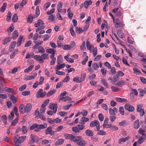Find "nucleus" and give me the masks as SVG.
I'll return each instance as SVG.
<instances>
[{
    "mask_svg": "<svg viewBox=\"0 0 146 146\" xmlns=\"http://www.w3.org/2000/svg\"><path fill=\"white\" fill-rule=\"evenodd\" d=\"M14 29V27L11 26L7 29V31L10 34L11 32H12Z\"/></svg>",
    "mask_w": 146,
    "mask_h": 146,
    "instance_id": "obj_54",
    "label": "nucleus"
},
{
    "mask_svg": "<svg viewBox=\"0 0 146 146\" xmlns=\"http://www.w3.org/2000/svg\"><path fill=\"white\" fill-rule=\"evenodd\" d=\"M107 70L105 68H102L101 70V71L102 73L103 76H105Z\"/></svg>",
    "mask_w": 146,
    "mask_h": 146,
    "instance_id": "obj_55",
    "label": "nucleus"
},
{
    "mask_svg": "<svg viewBox=\"0 0 146 146\" xmlns=\"http://www.w3.org/2000/svg\"><path fill=\"white\" fill-rule=\"evenodd\" d=\"M86 77V73H84L81 74L80 78L81 82L85 80Z\"/></svg>",
    "mask_w": 146,
    "mask_h": 146,
    "instance_id": "obj_28",
    "label": "nucleus"
},
{
    "mask_svg": "<svg viewBox=\"0 0 146 146\" xmlns=\"http://www.w3.org/2000/svg\"><path fill=\"white\" fill-rule=\"evenodd\" d=\"M34 58L36 60L40 61L42 63L44 62V60L42 59L41 56L38 55H36L34 56Z\"/></svg>",
    "mask_w": 146,
    "mask_h": 146,
    "instance_id": "obj_12",
    "label": "nucleus"
},
{
    "mask_svg": "<svg viewBox=\"0 0 146 146\" xmlns=\"http://www.w3.org/2000/svg\"><path fill=\"white\" fill-rule=\"evenodd\" d=\"M85 133L89 137H91L94 135L92 131L89 129L86 130V131Z\"/></svg>",
    "mask_w": 146,
    "mask_h": 146,
    "instance_id": "obj_21",
    "label": "nucleus"
},
{
    "mask_svg": "<svg viewBox=\"0 0 146 146\" xmlns=\"http://www.w3.org/2000/svg\"><path fill=\"white\" fill-rule=\"evenodd\" d=\"M86 46L87 49L90 50V52H91L92 51L91 48H94V46L92 44L91 45L89 40H88L86 41Z\"/></svg>",
    "mask_w": 146,
    "mask_h": 146,
    "instance_id": "obj_8",
    "label": "nucleus"
},
{
    "mask_svg": "<svg viewBox=\"0 0 146 146\" xmlns=\"http://www.w3.org/2000/svg\"><path fill=\"white\" fill-rule=\"evenodd\" d=\"M16 42H13L10 45L9 50V52H12L14 49L16 45Z\"/></svg>",
    "mask_w": 146,
    "mask_h": 146,
    "instance_id": "obj_13",
    "label": "nucleus"
},
{
    "mask_svg": "<svg viewBox=\"0 0 146 146\" xmlns=\"http://www.w3.org/2000/svg\"><path fill=\"white\" fill-rule=\"evenodd\" d=\"M21 130L23 133L25 134L27 133L28 131L26 127L25 126H23L21 129Z\"/></svg>",
    "mask_w": 146,
    "mask_h": 146,
    "instance_id": "obj_46",
    "label": "nucleus"
},
{
    "mask_svg": "<svg viewBox=\"0 0 146 146\" xmlns=\"http://www.w3.org/2000/svg\"><path fill=\"white\" fill-rule=\"evenodd\" d=\"M145 129L144 130L142 128H140L139 131V133L142 135V137H144V138L146 137V134L145 133V132L146 131V127H145Z\"/></svg>",
    "mask_w": 146,
    "mask_h": 146,
    "instance_id": "obj_11",
    "label": "nucleus"
},
{
    "mask_svg": "<svg viewBox=\"0 0 146 146\" xmlns=\"http://www.w3.org/2000/svg\"><path fill=\"white\" fill-rule=\"evenodd\" d=\"M47 125L46 123H44L42 124L38 125V128L40 129H43L47 127Z\"/></svg>",
    "mask_w": 146,
    "mask_h": 146,
    "instance_id": "obj_26",
    "label": "nucleus"
},
{
    "mask_svg": "<svg viewBox=\"0 0 146 146\" xmlns=\"http://www.w3.org/2000/svg\"><path fill=\"white\" fill-rule=\"evenodd\" d=\"M10 99L14 104L16 103L17 101V98L15 96L13 95L11 96Z\"/></svg>",
    "mask_w": 146,
    "mask_h": 146,
    "instance_id": "obj_43",
    "label": "nucleus"
},
{
    "mask_svg": "<svg viewBox=\"0 0 146 146\" xmlns=\"http://www.w3.org/2000/svg\"><path fill=\"white\" fill-rule=\"evenodd\" d=\"M18 120V117H17L11 123V126H14L17 123Z\"/></svg>",
    "mask_w": 146,
    "mask_h": 146,
    "instance_id": "obj_42",
    "label": "nucleus"
},
{
    "mask_svg": "<svg viewBox=\"0 0 146 146\" xmlns=\"http://www.w3.org/2000/svg\"><path fill=\"white\" fill-rule=\"evenodd\" d=\"M117 34L119 37L120 38H123L125 36V35L121 30H119L117 32Z\"/></svg>",
    "mask_w": 146,
    "mask_h": 146,
    "instance_id": "obj_27",
    "label": "nucleus"
},
{
    "mask_svg": "<svg viewBox=\"0 0 146 146\" xmlns=\"http://www.w3.org/2000/svg\"><path fill=\"white\" fill-rule=\"evenodd\" d=\"M35 78V76H30L26 77L25 79L26 80H31Z\"/></svg>",
    "mask_w": 146,
    "mask_h": 146,
    "instance_id": "obj_44",
    "label": "nucleus"
},
{
    "mask_svg": "<svg viewBox=\"0 0 146 146\" xmlns=\"http://www.w3.org/2000/svg\"><path fill=\"white\" fill-rule=\"evenodd\" d=\"M43 90L41 89L39 90L37 93L36 95V97L37 98H43L46 95V93L45 92H43Z\"/></svg>",
    "mask_w": 146,
    "mask_h": 146,
    "instance_id": "obj_5",
    "label": "nucleus"
},
{
    "mask_svg": "<svg viewBox=\"0 0 146 146\" xmlns=\"http://www.w3.org/2000/svg\"><path fill=\"white\" fill-rule=\"evenodd\" d=\"M14 116V111H12L11 113V115L9 116V120L10 121H12L13 119Z\"/></svg>",
    "mask_w": 146,
    "mask_h": 146,
    "instance_id": "obj_31",
    "label": "nucleus"
},
{
    "mask_svg": "<svg viewBox=\"0 0 146 146\" xmlns=\"http://www.w3.org/2000/svg\"><path fill=\"white\" fill-rule=\"evenodd\" d=\"M92 67L95 70H97L99 67L98 64L96 62H95L92 64Z\"/></svg>",
    "mask_w": 146,
    "mask_h": 146,
    "instance_id": "obj_37",
    "label": "nucleus"
},
{
    "mask_svg": "<svg viewBox=\"0 0 146 146\" xmlns=\"http://www.w3.org/2000/svg\"><path fill=\"white\" fill-rule=\"evenodd\" d=\"M101 82L103 85L106 88H109V85L106 81L105 79H102L101 80Z\"/></svg>",
    "mask_w": 146,
    "mask_h": 146,
    "instance_id": "obj_19",
    "label": "nucleus"
},
{
    "mask_svg": "<svg viewBox=\"0 0 146 146\" xmlns=\"http://www.w3.org/2000/svg\"><path fill=\"white\" fill-rule=\"evenodd\" d=\"M32 44V41L31 40H29L25 44V47H28L31 45Z\"/></svg>",
    "mask_w": 146,
    "mask_h": 146,
    "instance_id": "obj_48",
    "label": "nucleus"
},
{
    "mask_svg": "<svg viewBox=\"0 0 146 146\" xmlns=\"http://www.w3.org/2000/svg\"><path fill=\"white\" fill-rule=\"evenodd\" d=\"M4 90L5 91L7 92L12 93H14L15 92L13 88H8V87H5L4 88Z\"/></svg>",
    "mask_w": 146,
    "mask_h": 146,
    "instance_id": "obj_18",
    "label": "nucleus"
},
{
    "mask_svg": "<svg viewBox=\"0 0 146 146\" xmlns=\"http://www.w3.org/2000/svg\"><path fill=\"white\" fill-rule=\"evenodd\" d=\"M18 20V17L16 14H15L12 16V21L13 22H16Z\"/></svg>",
    "mask_w": 146,
    "mask_h": 146,
    "instance_id": "obj_29",
    "label": "nucleus"
},
{
    "mask_svg": "<svg viewBox=\"0 0 146 146\" xmlns=\"http://www.w3.org/2000/svg\"><path fill=\"white\" fill-rule=\"evenodd\" d=\"M63 6V3L59 2L57 5V9L58 13H60L62 11V8Z\"/></svg>",
    "mask_w": 146,
    "mask_h": 146,
    "instance_id": "obj_15",
    "label": "nucleus"
},
{
    "mask_svg": "<svg viewBox=\"0 0 146 146\" xmlns=\"http://www.w3.org/2000/svg\"><path fill=\"white\" fill-rule=\"evenodd\" d=\"M26 137V136H21L18 139L16 137H15L14 138V141L15 143L20 144L24 141Z\"/></svg>",
    "mask_w": 146,
    "mask_h": 146,
    "instance_id": "obj_4",
    "label": "nucleus"
},
{
    "mask_svg": "<svg viewBox=\"0 0 146 146\" xmlns=\"http://www.w3.org/2000/svg\"><path fill=\"white\" fill-rule=\"evenodd\" d=\"M1 119L5 124H7V117L5 115H3L2 116Z\"/></svg>",
    "mask_w": 146,
    "mask_h": 146,
    "instance_id": "obj_35",
    "label": "nucleus"
},
{
    "mask_svg": "<svg viewBox=\"0 0 146 146\" xmlns=\"http://www.w3.org/2000/svg\"><path fill=\"white\" fill-rule=\"evenodd\" d=\"M11 40V38L10 37H8L3 40V44H5L8 42H10Z\"/></svg>",
    "mask_w": 146,
    "mask_h": 146,
    "instance_id": "obj_36",
    "label": "nucleus"
},
{
    "mask_svg": "<svg viewBox=\"0 0 146 146\" xmlns=\"http://www.w3.org/2000/svg\"><path fill=\"white\" fill-rule=\"evenodd\" d=\"M60 100L64 102L70 101L72 99L71 98L68 97L66 96L64 98H60Z\"/></svg>",
    "mask_w": 146,
    "mask_h": 146,
    "instance_id": "obj_22",
    "label": "nucleus"
},
{
    "mask_svg": "<svg viewBox=\"0 0 146 146\" xmlns=\"http://www.w3.org/2000/svg\"><path fill=\"white\" fill-rule=\"evenodd\" d=\"M64 141V140L63 139H58L55 143L56 145H58L62 144Z\"/></svg>",
    "mask_w": 146,
    "mask_h": 146,
    "instance_id": "obj_25",
    "label": "nucleus"
},
{
    "mask_svg": "<svg viewBox=\"0 0 146 146\" xmlns=\"http://www.w3.org/2000/svg\"><path fill=\"white\" fill-rule=\"evenodd\" d=\"M65 66V65L64 63L60 65H58L56 68V70H58L61 68H64Z\"/></svg>",
    "mask_w": 146,
    "mask_h": 146,
    "instance_id": "obj_38",
    "label": "nucleus"
},
{
    "mask_svg": "<svg viewBox=\"0 0 146 146\" xmlns=\"http://www.w3.org/2000/svg\"><path fill=\"white\" fill-rule=\"evenodd\" d=\"M56 51L53 48L48 49L46 50V52L48 53H52L54 52H55Z\"/></svg>",
    "mask_w": 146,
    "mask_h": 146,
    "instance_id": "obj_49",
    "label": "nucleus"
},
{
    "mask_svg": "<svg viewBox=\"0 0 146 146\" xmlns=\"http://www.w3.org/2000/svg\"><path fill=\"white\" fill-rule=\"evenodd\" d=\"M26 1V0H22L20 4L21 7H20V8H21V9H22L23 7V6L25 5L27 3Z\"/></svg>",
    "mask_w": 146,
    "mask_h": 146,
    "instance_id": "obj_56",
    "label": "nucleus"
},
{
    "mask_svg": "<svg viewBox=\"0 0 146 146\" xmlns=\"http://www.w3.org/2000/svg\"><path fill=\"white\" fill-rule=\"evenodd\" d=\"M48 54L46 53H43L41 55L42 59H46L48 58Z\"/></svg>",
    "mask_w": 146,
    "mask_h": 146,
    "instance_id": "obj_53",
    "label": "nucleus"
},
{
    "mask_svg": "<svg viewBox=\"0 0 146 146\" xmlns=\"http://www.w3.org/2000/svg\"><path fill=\"white\" fill-rule=\"evenodd\" d=\"M63 49L67 50H70L71 48L69 45H64L63 47Z\"/></svg>",
    "mask_w": 146,
    "mask_h": 146,
    "instance_id": "obj_58",
    "label": "nucleus"
},
{
    "mask_svg": "<svg viewBox=\"0 0 146 146\" xmlns=\"http://www.w3.org/2000/svg\"><path fill=\"white\" fill-rule=\"evenodd\" d=\"M34 67V66L33 64L31 65L27 68L25 69L24 70V72L25 73H27L31 72L32 70Z\"/></svg>",
    "mask_w": 146,
    "mask_h": 146,
    "instance_id": "obj_14",
    "label": "nucleus"
},
{
    "mask_svg": "<svg viewBox=\"0 0 146 146\" xmlns=\"http://www.w3.org/2000/svg\"><path fill=\"white\" fill-rule=\"evenodd\" d=\"M92 2V1L90 0L85 1L84 3V7L87 8L89 5L91 4Z\"/></svg>",
    "mask_w": 146,
    "mask_h": 146,
    "instance_id": "obj_30",
    "label": "nucleus"
},
{
    "mask_svg": "<svg viewBox=\"0 0 146 146\" xmlns=\"http://www.w3.org/2000/svg\"><path fill=\"white\" fill-rule=\"evenodd\" d=\"M32 108V105L30 103H28L25 106L23 104H21L19 106V111L22 114L28 113L31 111Z\"/></svg>",
    "mask_w": 146,
    "mask_h": 146,
    "instance_id": "obj_1",
    "label": "nucleus"
},
{
    "mask_svg": "<svg viewBox=\"0 0 146 146\" xmlns=\"http://www.w3.org/2000/svg\"><path fill=\"white\" fill-rule=\"evenodd\" d=\"M76 31L77 33L80 34L83 31L81 28L76 27Z\"/></svg>",
    "mask_w": 146,
    "mask_h": 146,
    "instance_id": "obj_41",
    "label": "nucleus"
},
{
    "mask_svg": "<svg viewBox=\"0 0 146 146\" xmlns=\"http://www.w3.org/2000/svg\"><path fill=\"white\" fill-rule=\"evenodd\" d=\"M22 38L23 37L21 36H20L19 37L17 44L18 46H19L21 45V41L22 39Z\"/></svg>",
    "mask_w": 146,
    "mask_h": 146,
    "instance_id": "obj_33",
    "label": "nucleus"
},
{
    "mask_svg": "<svg viewBox=\"0 0 146 146\" xmlns=\"http://www.w3.org/2000/svg\"><path fill=\"white\" fill-rule=\"evenodd\" d=\"M88 56H86L84 60L82 62V64L83 65H85L86 62L88 61Z\"/></svg>",
    "mask_w": 146,
    "mask_h": 146,
    "instance_id": "obj_59",
    "label": "nucleus"
},
{
    "mask_svg": "<svg viewBox=\"0 0 146 146\" xmlns=\"http://www.w3.org/2000/svg\"><path fill=\"white\" fill-rule=\"evenodd\" d=\"M125 109L128 111L132 112L134 110V107L131 105L130 104H126L124 107Z\"/></svg>",
    "mask_w": 146,
    "mask_h": 146,
    "instance_id": "obj_6",
    "label": "nucleus"
},
{
    "mask_svg": "<svg viewBox=\"0 0 146 146\" xmlns=\"http://www.w3.org/2000/svg\"><path fill=\"white\" fill-rule=\"evenodd\" d=\"M146 137H142L140 138L138 140V143L139 144H141L145 140Z\"/></svg>",
    "mask_w": 146,
    "mask_h": 146,
    "instance_id": "obj_63",
    "label": "nucleus"
},
{
    "mask_svg": "<svg viewBox=\"0 0 146 146\" xmlns=\"http://www.w3.org/2000/svg\"><path fill=\"white\" fill-rule=\"evenodd\" d=\"M89 120V119L86 117H82L81 118L79 123L81 125H84L85 124V122L88 121Z\"/></svg>",
    "mask_w": 146,
    "mask_h": 146,
    "instance_id": "obj_7",
    "label": "nucleus"
},
{
    "mask_svg": "<svg viewBox=\"0 0 146 146\" xmlns=\"http://www.w3.org/2000/svg\"><path fill=\"white\" fill-rule=\"evenodd\" d=\"M93 50V56L94 57H95L97 54V50L96 47L94 48Z\"/></svg>",
    "mask_w": 146,
    "mask_h": 146,
    "instance_id": "obj_60",
    "label": "nucleus"
},
{
    "mask_svg": "<svg viewBox=\"0 0 146 146\" xmlns=\"http://www.w3.org/2000/svg\"><path fill=\"white\" fill-rule=\"evenodd\" d=\"M50 108L51 110H53L54 113H56L57 111V105L56 104H52L50 105Z\"/></svg>",
    "mask_w": 146,
    "mask_h": 146,
    "instance_id": "obj_10",
    "label": "nucleus"
},
{
    "mask_svg": "<svg viewBox=\"0 0 146 146\" xmlns=\"http://www.w3.org/2000/svg\"><path fill=\"white\" fill-rule=\"evenodd\" d=\"M73 81L74 82H75L78 83L81 82V81L80 80V78L79 77H76L74 78L73 79Z\"/></svg>",
    "mask_w": 146,
    "mask_h": 146,
    "instance_id": "obj_51",
    "label": "nucleus"
},
{
    "mask_svg": "<svg viewBox=\"0 0 146 146\" xmlns=\"http://www.w3.org/2000/svg\"><path fill=\"white\" fill-rule=\"evenodd\" d=\"M57 62L58 63V64H60V63L62 62V59L61 57V55H60L58 57Z\"/></svg>",
    "mask_w": 146,
    "mask_h": 146,
    "instance_id": "obj_52",
    "label": "nucleus"
},
{
    "mask_svg": "<svg viewBox=\"0 0 146 146\" xmlns=\"http://www.w3.org/2000/svg\"><path fill=\"white\" fill-rule=\"evenodd\" d=\"M11 13L10 11H9L7 13V17L6 18V20L7 21L9 22L11 19Z\"/></svg>",
    "mask_w": 146,
    "mask_h": 146,
    "instance_id": "obj_39",
    "label": "nucleus"
},
{
    "mask_svg": "<svg viewBox=\"0 0 146 146\" xmlns=\"http://www.w3.org/2000/svg\"><path fill=\"white\" fill-rule=\"evenodd\" d=\"M129 137L128 136L124 138H121L119 139L118 140V143L119 144H121L122 142H124L128 140Z\"/></svg>",
    "mask_w": 146,
    "mask_h": 146,
    "instance_id": "obj_24",
    "label": "nucleus"
},
{
    "mask_svg": "<svg viewBox=\"0 0 146 146\" xmlns=\"http://www.w3.org/2000/svg\"><path fill=\"white\" fill-rule=\"evenodd\" d=\"M119 111L120 113L122 115H123L124 114V111L123 108L121 106L119 107Z\"/></svg>",
    "mask_w": 146,
    "mask_h": 146,
    "instance_id": "obj_47",
    "label": "nucleus"
},
{
    "mask_svg": "<svg viewBox=\"0 0 146 146\" xmlns=\"http://www.w3.org/2000/svg\"><path fill=\"white\" fill-rule=\"evenodd\" d=\"M36 136L33 134H31V140H30V142L31 143H33L35 142V138L36 137Z\"/></svg>",
    "mask_w": 146,
    "mask_h": 146,
    "instance_id": "obj_40",
    "label": "nucleus"
},
{
    "mask_svg": "<svg viewBox=\"0 0 146 146\" xmlns=\"http://www.w3.org/2000/svg\"><path fill=\"white\" fill-rule=\"evenodd\" d=\"M98 134L99 135H106V132L104 131L100 130L98 133Z\"/></svg>",
    "mask_w": 146,
    "mask_h": 146,
    "instance_id": "obj_62",
    "label": "nucleus"
},
{
    "mask_svg": "<svg viewBox=\"0 0 146 146\" xmlns=\"http://www.w3.org/2000/svg\"><path fill=\"white\" fill-rule=\"evenodd\" d=\"M139 119L135 121L134 124V127L135 129H138L139 127Z\"/></svg>",
    "mask_w": 146,
    "mask_h": 146,
    "instance_id": "obj_17",
    "label": "nucleus"
},
{
    "mask_svg": "<svg viewBox=\"0 0 146 146\" xmlns=\"http://www.w3.org/2000/svg\"><path fill=\"white\" fill-rule=\"evenodd\" d=\"M27 86L26 84L22 86L19 88V90L21 91H23L26 88Z\"/></svg>",
    "mask_w": 146,
    "mask_h": 146,
    "instance_id": "obj_57",
    "label": "nucleus"
},
{
    "mask_svg": "<svg viewBox=\"0 0 146 146\" xmlns=\"http://www.w3.org/2000/svg\"><path fill=\"white\" fill-rule=\"evenodd\" d=\"M64 136L66 139L70 140L72 141H74L75 143L78 137V136H75L72 134H65Z\"/></svg>",
    "mask_w": 146,
    "mask_h": 146,
    "instance_id": "obj_2",
    "label": "nucleus"
},
{
    "mask_svg": "<svg viewBox=\"0 0 146 146\" xmlns=\"http://www.w3.org/2000/svg\"><path fill=\"white\" fill-rule=\"evenodd\" d=\"M49 103V100L48 99H46L45 100L43 104L42 105V107H45Z\"/></svg>",
    "mask_w": 146,
    "mask_h": 146,
    "instance_id": "obj_50",
    "label": "nucleus"
},
{
    "mask_svg": "<svg viewBox=\"0 0 146 146\" xmlns=\"http://www.w3.org/2000/svg\"><path fill=\"white\" fill-rule=\"evenodd\" d=\"M30 94V92L29 90L27 91H25L22 92V95L23 96H25L29 95Z\"/></svg>",
    "mask_w": 146,
    "mask_h": 146,
    "instance_id": "obj_45",
    "label": "nucleus"
},
{
    "mask_svg": "<svg viewBox=\"0 0 146 146\" xmlns=\"http://www.w3.org/2000/svg\"><path fill=\"white\" fill-rule=\"evenodd\" d=\"M52 130V127L51 126L48 127L45 130V134L46 135L50 134L51 135H52V133H51Z\"/></svg>",
    "mask_w": 146,
    "mask_h": 146,
    "instance_id": "obj_9",
    "label": "nucleus"
},
{
    "mask_svg": "<svg viewBox=\"0 0 146 146\" xmlns=\"http://www.w3.org/2000/svg\"><path fill=\"white\" fill-rule=\"evenodd\" d=\"M98 121L96 120L94 121H91L90 123V126L91 127H93L95 126L96 124H98Z\"/></svg>",
    "mask_w": 146,
    "mask_h": 146,
    "instance_id": "obj_34",
    "label": "nucleus"
},
{
    "mask_svg": "<svg viewBox=\"0 0 146 146\" xmlns=\"http://www.w3.org/2000/svg\"><path fill=\"white\" fill-rule=\"evenodd\" d=\"M111 89L112 90L115 92H116L119 90V89L118 88H117L116 87L112 86L111 87Z\"/></svg>",
    "mask_w": 146,
    "mask_h": 146,
    "instance_id": "obj_64",
    "label": "nucleus"
},
{
    "mask_svg": "<svg viewBox=\"0 0 146 146\" xmlns=\"http://www.w3.org/2000/svg\"><path fill=\"white\" fill-rule=\"evenodd\" d=\"M110 114L111 115H115V113L114 111V110L111 108H110L109 109Z\"/></svg>",
    "mask_w": 146,
    "mask_h": 146,
    "instance_id": "obj_61",
    "label": "nucleus"
},
{
    "mask_svg": "<svg viewBox=\"0 0 146 146\" xmlns=\"http://www.w3.org/2000/svg\"><path fill=\"white\" fill-rule=\"evenodd\" d=\"M56 90H52L46 94V96L47 97H49L52 95L56 92Z\"/></svg>",
    "mask_w": 146,
    "mask_h": 146,
    "instance_id": "obj_32",
    "label": "nucleus"
},
{
    "mask_svg": "<svg viewBox=\"0 0 146 146\" xmlns=\"http://www.w3.org/2000/svg\"><path fill=\"white\" fill-rule=\"evenodd\" d=\"M76 141L75 143L80 146H85L86 143L85 141L81 138L80 136H78Z\"/></svg>",
    "mask_w": 146,
    "mask_h": 146,
    "instance_id": "obj_3",
    "label": "nucleus"
},
{
    "mask_svg": "<svg viewBox=\"0 0 146 146\" xmlns=\"http://www.w3.org/2000/svg\"><path fill=\"white\" fill-rule=\"evenodd\" d=\"M38 51L39 52L42 54L45 53V50L43 47L42 46H40L37 48Z\"/></svg>",
    "mask_w": 146,
    "mask_h": 146,
    "instance_id": "obj_23",
    "label": "nucleus"
},
{
    "mask_svg": "<svg viewBox=\"0 0 146 146\" xmlns=\"http://www.w3.org/2000/svg\"><path fill=\"white\" fill-rule=\"evenodd\" d=\"M19 35L18 33L17 30H15L12 34V38L13 40L16 39Z\"/></svg>",
    "mask_w": 146,
    "mask_h": 146,
    "instance_id": "obj_16",
    "label": "nucleus"
},
{
    "mask_svg": "<svg viewBox=\"0 0 146 146\" xmlns=\"http://www.w3.org/2000/svg\"><path fill=\"white\" fill-rule=\"evenodd\" d=\"M7 6V3H4L0 9V11L3 13L4 11L5 10Z\"/></svg>",
    "mask_w": 146,
    "mask_h": 146,
    "instance_id": "obj_20",
    "label": "nucleus"
}]
</instances>
